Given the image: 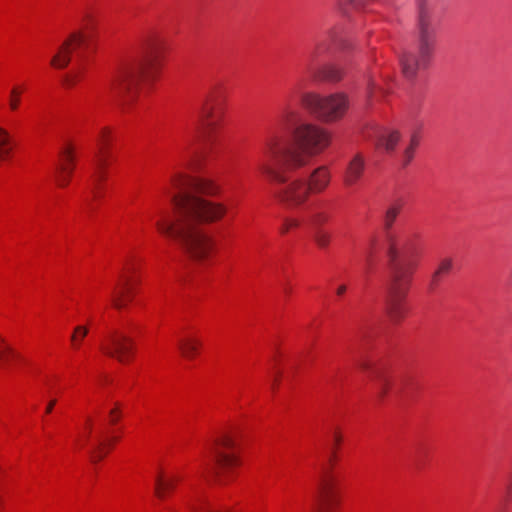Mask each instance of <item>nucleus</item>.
<instances>
[{"mask_svg": "<svg viewBox=\"0 0 512 512\" xmlns=\"http://www.w3.org/2000/svg\"><path fill=\"white\" fill-rule=\"evenodd\" d=\"M359 367L362 369V370H367L369 368V364L365 361H362L359 363Z\"/></svg>", "mask_w": 512, "mask_h": 512, "instance_id": "ea45409f", "label": "nucleus"}, {"mask_svg": "<svg viewBox=\"0 0 512 512\" xmlns=\"http://www.w3.org/2000/svg\"><path fill=\"white\" fill-rule=\"evenodd\" d=\"M18 357V353L0 335V367L8 368L12 361Z\"/></svg>", "mask_w": 512, "mask_h": 512, "instance_id": "aec40b11", "label": "nucleus"}, {"mask_svg": "<svg viewBox=\"0 0 512 512\" xmlns=\"http://www.w3.org/2000/svg\"><path fill=\"white\" fill-rule=\"evenodd\" d=\"M401 207L393 204L389 206L384 215V229L386 234V252L389 258L390 276L387 285L385 310L394 323L404 319L407 309L405 298L409 291L414 265L404 259L402 246L391 233V228L400 213Z\"/></svg>", "mask_w": 512, "mask_h": 512, "instance_id": "7ed1b4c3", "label": "nucleus"}, {"mask_svg": "<svg viewBox=\"0 0 512 512\" xmlns=\"http://www.w3.org/2000/svg\"><path fill=\"white\" fill-rule=\"evenodd\" d=\"M134 288L129 276L122 275L121 281L112 294V304L116 309H123L132 300Z\"/></svg>", "mask_w": 512, "mask_h": 512, "instance_id": "dca6fc26", "label": "nucleus"}, {"mask_svg": "<svg viewBox=\"0 0 512 512\" xmlns=\"http://www.w3.org/2000/svg\"><path fill=\"white\" fill-rule=\"evenodd\" d=\"M298 111L285 108L279 116V124L292 129L293 144L285 146L276 133L267 136L262 147L259 170L269 181L283 182L289 171L306 166L313 156L323 152L331 141L330 133L310 122H300Z\"/></svg>", "mask_w": 512, "mask_h": 512, "instance_id": "f03ea898", "label": "nucleus"}, {"mask_svg": "<svg viewBox=\"0 0 512 512\" xmlns=\"http://www.w3.org/2000/svg\"><path fill=\"white\" fill-rule=\"evenodd\" d=\"M418 145H419V137L417 134L414 133V134H412V136L410 138L409 145L404 149V151L401 155L402 166L405 167L410 164V162L412 161V159L414 157L415 150Z\"/></svg>", "mask_w": 512, "mask_h": 512, "instance_id": "b1692460", "label": "nucleus"}, {"mask_svg": "<svg viewBox=\"0 0 512 512\" xmlns=\"http://www.w3.org/2000/svg\"><path fill=\"white\" fill-rule=\"evenodd\" d=\"M334 442L336 445H338L341 442V435L338 432L334 434Z\"/></svg>", "mask_w": 512, "mask_h": 512, "instance_id": "58836bf2", "label": "nucleus"}, {"mask_svg": "<svg viewBox=\"0 0 512 512\" xmlns=\"http://www.w3.org/2000/svg\"><path fill=\"white\" fill-rule=\"evenodd\" d=\"M88 333L89 329L86 325H77L74 327L70 336L71 347L76 351L80 350Z\"/></svg>", "mask_w": 512, "mask_h": 512, "instance_id": "4be33fe9", "label": "nucleus"}, {"mask_svg": "<svg viewBox=\"0 0 512 512\" xmlns=\"http://www.w3.org/2000/svg\"><path fill=\"white\" fill-rule=\"evenodd\" d=\"M179 477L171 475L166 476L159 473L155 478V494L159 499H165L175 488Z\"/></svg>", "mask_w": 512, "mask_h": 512, "instance_id": "a211bd4d", "label": "nucleus"}, {"mask_svg": "<svg viewBox=\"0 0 512 512\" xmlns=\"http://www.w3.org/2000/svg\"><path fill=\"white\" fill-rule=\"evenodd\" d=\"M400 133L396 130H384L376 138L375 144L378 148H383L386 152L395 150L400 141Z\"/></svg>", "mask_w": 512, "mask_h": 512, "instance_id": "6ab92c4d", "label": "nucleus"}, {"mask_svg": "<svg viewBox=\"0 0 512 512\" xmlns=\"http://www.w3.org/2000/svg\"><path fill=\"white\" fill-rule=\"evenodd\" d=\"M418 7V51H406L400 58V66L404 77L412 79L417 71L427 66L434 45L435 31L432 27L431 8L428 0H416Z\"/></svg>", "mask_w": 512, "mask_h": 512, "instance_id": "423d86ee", "label": "nucleus"}, {"mask_svg": "<svg viewBox=\"0 0 512 512\" xmlns=\"http://www.w3.org/2000/svg\"><path fill=\"white\" fill-rule=\"evenodd\" d=\"M511 489H512V485L510 484V485H508L507 490L510 492Z\"/></svg>", "mask_w": 512, "mask_h": 512, "instance_id": "a19ab883", "label": "nucleus"}, {"mask_svg": "<svg viewBox=\"0 0 512 512\" xmlns=\"http://www.w3.org/2000/svg\"><path fill=\"white\" fill-rule=\"evenodd\" d=\"M103 445H104V442L100 438L97 439V441L91 445V449H90L89 453H90L92 462H98L104 458L105 453L102 448Z\"/></svg>", "mask_w": 512, "mask_h": 512, "instance_id": "bb28decb", "label": "nucleus"}, {"mask_svg": "<svg viewBox=\"0 0 512 512\" xmlns=\"http://www.w3.org/2000/svg\"><path fill=\"white\" fill-rule=\"evenodd\" d=\"M89 41V35L83 31H75L59 47L57 53L51 59V65L57 69H63L71 61V55L77 49L86 46Z\"/></svg>", "mask_w": 512, "mask_h": 512, "instance_id": "ddd939ff", "label": "nucleus"}, {"mask_svg": "<svg viewBox=\"0 0 512 512\" xmlns=\"http://www.w3.org/2000/svg\"><path fill=\"white\" fill-rule=\"evenodd\" d=\"M331 234L321 228H317L313 234V240L320 249H326L331 243Z\"/></svg>", "mask_w": 512, "mask_h": 512, "instance_id": "393cba45", "label": "nucleus"}, {"mask_svg": "<svg viewBox=\"0 0 512 512\" xmlns=\"http://www.w3.org/2000/svg\"><path fill=\"white\" fill-rule=\"evenodd\" d=\"M91 431H92V420L91 418H87L86 420V423H85V426H84V432H83V444L87 443L90 439V435H91Z\"/></svg>", "mask_w": 512, "mask_h": 512, "instance_id": "2f4dec72", "label": "nucleus"}, {"mask_svg": "<svg viewBox=\"0 0 512 512\" xmlns=\"http://www.w3.org/2000/svg\"><path fill=\"white\" fill-rule=\"evenodd\" d=\"M366 169L365 156L357 152L353 154L347 161L343 172V183L346 187H354L358 185L364 176Z\"/></svg>", "mask_w": 512, "mask_h": 512, "instance_id": "4468645a", "label": "nucleus"}, {"mask_svg": "<svg viewBox=\"0 0 512 512\" xmlns=\"http://www.w3.org/2000/svg\"><path fill=\"white\" fill-rule=\"evenodd\" d=\"M297 171H289L283 182L270 181L275 185V197L287 207L302 205L310 192H322L330 183L331 174L326 166L314 169L308 181L305 176L297 175Z\"/></svg>", "mask_w": 512, "mask_h": 512, "instance_id": "39448f33", "label": "nucleus"}, {"mask_svg": "<svg viewBox=\"0 0 512 512\" xmlns=\"http://www.w3.org/2000/svg\"><path fill=\"white\" fill-rule=\"evenodd\" d=\"M452 265H453L452 259H450V258L442 259L441 262L439 263L437 270L434 272V274L432 276V281L434 283H436L438 280V277L440 275L449 273V271L452 269Z\"/></svg>", "mask_w": 512, "mask_h": 512, "instance_id": "cd10ccee", "label": "nucleus"}, {"mask_svg": "<svg viewBox=\"0 0 512 512\" xmlns=\"http://www.w3.org/2000/svg\"><path fill=\"white\" fill-rule=\"evenodd\" d=\"M224 116V105L214 95H209L203 101L199 111V122L203 133L210 141Z\"/></svg>", "mask_w": 512, "mask_h": 512, "instance_id": "f8f14e48", "label": "nucleus"}, {"mask_svg": "<svg viewBox=\"0 0 512 512\" xmlns=\"http://www.w3.org/2000/svg\"><path fill=\"white\" fill-rule=\"evenodd\" d=\"M126 270H127V272H130V271L132 270V268H130V267L128 266V267H126Z\"/></svg>", "mask_w": 512, "mask_h": 512, "instance_id": "79ce46f5", "label": "nucleus"}, {"mask_svg": "<svg viewBox=\"0 0 512 512\" xmlns=\"http://www.w3.org/2000/svg\"><path fill=\"white\" fill-rule=\"evenodd\" d=\"M23 87H13L10 92V99H9V107L11 110L15 111L18 109L20 104V96L23 92Z\"/></svg>", "mask_w": 512, "mask_h": 512, "instance_id": "c85d7f7f", "label": "nucleus"}, {"mask_svg": "<svg viewBox=\"0 0 512 512\" xmlns=\"http://www.w3.org/2000/svg\"><path fill=\"white\" fill-rule=\"evenodd\" d=\"M161 52L156 45H149L141 59L134 65L118 71L110 80L109 90L116 97L122 111H127L135 99L136 86L140 81L156 78L160 67Z\"/></svg>", "mask_w": 512, "mask_h": 512, "instance_id": "20e7f679", "label": "nucleus"}, {"mask_svg": "<svg viewBox=\"0 0 512 512\" xmlns=\"http://www.w3.org/2000/svg\"><path fill=\"white\" fill-rule=\"evenodd\" d=\"M78 79V72H71L67 74L64 78V82L67 86H73Z\"/></svg>", "mask_w": 512, "mask_h": 512, "instance_id": "72a5a7b5", "label": "nucleus"}, {"mask_svg": "<svg viewBox=\"0 0 512 512\" xmlns=\"http://www.w3.org/2000/svg\"><path fill=\"white\" fill-rule=\"evenodd\" d=\"M387 389H388V383L387 382L382 383L381 388H380V395L384 396L385 393L387 392Z\"/></svg>", "mask_w": 512, "mask_h": 512, "instance_id": "4c0bfd02", "label": "nucleus"}, {"mask_svg": "<svg viewBox=\"0 0 512 512\" xmlns=\"http://www.w3.org/2000/svg\"><path fill=\"white\" fill-rule=\"evenodd\" d=\"M211 463L207 464V470L221 477L237 465L236 440L233 435L223 433L213 440L208 447Z\"/></svg>", "mask_w": 512, "mask_h": 512, "instance_id": "1a4fd4ad", "label": "nucleus"}, {"mask_svg": "<svg viewBox=\"0 0 512 512\" xmlns=\"http://www.w3.org/2000/svg\"><path fill=\"white\" fill-rule=\"evenodd\" d=\"M346 290H347L346 285H340V286L337 288L336 293H337V295L341 296V295H343V294L346 292Z\"/></svg>", "mask_w": 512, "mask_h": 512, "instance_id": "e433bc0d", "label": "nucleus"}, {"mask_svg": "<svg viewBox=\"0 0 512 512\" xmlns=\"http://www.w3.org/2000/svg\"><path fill=\"white\" fill-rule=\"evenodd\" d=\"M63 163L57 167L56 182L61 188L66 187L74 171L75 155L73 147L68 145L60 153Z\"/></svg>", "mask_w": 512, "mask_h": 512, "instance_id": "2eb2a0df", "label": "nucleus"}, {"mask_svg": "<svg viewBox=\"0 0 512 512\" xmlns=\"http://www.w3.org/2000/svg\"><path fill=\"white\" fill-rule=\"evenodd\" d=\"M200 344L201 343L199 340L190 338V337H186V338L179 339L178 348L184 357L191 359L197 353V350H198V347L200 346Z\"/></svg>", "mask_w": 512, "mask_h": 512, "instance_id": "412c9836", "label": "nucleus"}, {"mask_svg": "<svg viewBox=\"0 0 512 512\" xmlns=\"http://www.w3.org/2000/svg\"><path fill=\"white\" fill-rule=\"evenodd\" d=\"M377 250V239L375 237L371 238L369 241V245L366 250V260L367 263L370 264L373 260V257Z\"/></svg>", "mask_w": 512, "mask_h": 512, "instance_id": "c756f323", "label": "nucleus"}, {"mask_svg": "<svg viewBox=\"0 0 512 512\" xmlns=\"http://www.w3.org/2000/svg\"><path fill=\"white\" fill-rule=\"evenodd\" d=\"M11 149L8 132L0 127V160L5 159L9 155Z\"/></svg>", "mask_w": 512, "mask_h": 512, "instance_id": "a878e982", "label": "nucleus"}, {"mask_svg": "<svg viewBox=\"0 0 512 512\" xmlns=\"http://www.w3.org/2000/svg\"><path fill=\"white\" fill-rule=\"evenodd\" d=\"M164 193L171 197L175 218L160 210V218L155 223L158 231L174 240L189 258L195 261L208 259L215 249V241L199 224L220 220L227 207L198 194H214V186L204 179L178 173L172 177L171 186L164 188Z\"/></svg>", "mask_w": 512, "mask_h": 512, "instance_id": "f257e3e1", "label": "nucleus"}, {"mask_svg": "<svg viewBox=\"0 0 512 512\" xmlns=\"http://www.w3.org/2000/svg\"><path fill=\"white\" fill-rule=\"evenodd\" d=\"M101 349L107 356L120 363H127L133 355L134 341L124 332L113 330L106 336Z\"/></svg>", "mask_w": 512, "mask_h": 512, "instance_id": "9d476101", "label": "nucleus"}, {"mask_svg": "<svg viewBox=\"0 0 512 512\" xmlns=\"http://www.w3.org/2000/svg\"><path fill=\"white\" fill-rule=\"evenodd\" d=\"M301 102L306 109L326 122H334L343 118L350 103L348 95L343 92L327 96L305 92L301 95Z\"/></svg>", "mask_w": 512, "mask_h": 512, "instance_id": "0eeeda50", "label": "nucleus"}, {"mask_svg": "<svg viewBox=\"0 0 512 512\" xmlns=\"http://www.w3.org/2000/svg\"><path fill=\"white\" fill-rule=\"evenodd\" d=\"M338 503L337 479L330 471H324L317 488L315 509L317 512H334Z\"/></svg>", "mask_w": 512, "mask_h": 512, "instance_id": "9b49d317", "label": "nucleus"}, {"mask_svg": "<svg viewBox=\"0 0 512 512\" xmlns=\"http://www.w3.org/2000/svg\"><path fill=\"white\" fill-rule=\"evenodd\" d=\"M55 404H56V400H55V399H52V400L48 403V405H47V407H46V410H45L46 414H49V413H51V412H52V410H53V408H54Z\"/></svg>", "mask_w": 512, "mask_h": 512, "instance_id": "c9c22d12", "label": "nucleus"}, {"mask_svg": "<svg viewBox=\"0 0 512 512\" xmlns=\"http://www.w3.org/2000/svg\"><path fill=\"white\" fill-rule=\"evenodd\" d=\"M120 418V412L117 409H112L110 411V421L111 423H116Z\"/></svg>", "mask_w": 512, "mask_h": 512, "instance_id": "f704fd0d", "label": "nucleus"}, {"mask_svg": "<svg viewBox=\"0 0 512 512\" xmlns=\"http://www.w3.org/2000/svg\"><path fill=\"white\" fill-rule=\"evenodd\" d=\"M376 89H377V84L372 79V77L369 76L368 80H367V97H368L369 101L372 100Z\"/></svg>", "mask_w": 512, "mask_h": 512, "instance_id": "473e14b6", "label": "nucleus"}, {"mask_svg": "<svg viewBox=\"0 0 512 512\" xmlns=\"http://www.w3.org/2000/svg\"><path fill=\"white\" fill-rule=\"evenodd\" d=\"M300 225V221L295 218H287L285 219L283 225L281 226L280 232L282 234L287 233L291 228H296Z\"/></svg>", "mask_w": 512, "mask_h": 512, "instance_id": "7c9ffc66", "label": "nucleus"}, {"mask_svg": "<svg viewBox=\"0 0 512 512\" xmlns=\"http://www.w3.org/2000/svg\"><path fill=\"white\" fill-rule=\"evenodd\" d=\"M329 219V213L324 210L314 207H310L308 209V221L317 228H320L323 224L327 223Z\"/></svg>", "mask_w": 512, "mask_h": 512, "instance_id": "5701e85b", "label": "nucleus"}, {"mask_svg": "<svg viewBox=\"0 0 512 512\" xmlns=\"http://www.w3.org/2000/svg\"><path fill=\"white\" fill-rule=\"evenodd\" d=\"M335 32L328 31L321 38L317 39L307 53L306 65L308 71L314 78H322L330 82H339L344 71L335 64L323 63L325 55L329 52L334 40Z\"/></svg>", "mask_w": 512, "mask_h": 512, "instance_id": "6e6552de", "label": "nucleus"}, {"mask_svg": "<svg viewBox=\"0 0 512 512\" xmlns=\"http://www.w3.org/2000/svg\"><path fill=\"white\" fill-rule=\"evenodd\" d=\"M112 140L111 130L108 127H103L99 131L97 137V145H98V154H97V169L99 170L97 173V180H102L104 178V174L102 172L104 166L106 165V159L108 156V148Z\"/></svg>", "mask_w": 512, "mask_h": 512, "instance_id": "f3484780", "label": "nucleus"}]
</instances>
